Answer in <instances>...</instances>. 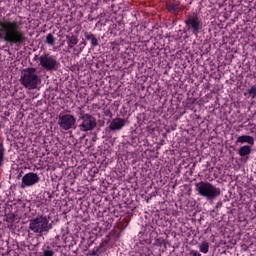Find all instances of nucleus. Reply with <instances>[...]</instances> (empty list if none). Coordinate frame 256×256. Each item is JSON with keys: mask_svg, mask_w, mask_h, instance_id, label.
<instances>
[{"mask_svg": "<svg viewBox=\"0 0 256 256\" xmlns=\"http://www.w3.org/2000/svg\"><path fill=\"white\" fill-rule=\"evenodd\" d=\"M55 252L53 250H44V256H53Z\"/></svg>", "mask_w": 256, "mask_h": 256, "instance_id": "19", "label": "nucleus"}, {"mask_svg": "<svg viewBox=\"0 0 256 256\" xmlns=\"http://www.w3.org/2000/svg\"><path fill=\"white\" fill-rule=\"evenodd\" d=\"M185 23L186 27L195 35H197V33L203 29V22H201L197 16H189Z\"/></svg>", "mask_w": 256, "mask_h": 256, "instance_id": "8", "label": "nucleus"}, {"mask_svg": "<svg viewBox=\"0 0 256 256\" xmlns=\"http://www.w3.org/2000/svg\"><path fill=\"white\" fill-rule=\"evenodd\" d=\"M73 46H75L74 44L68 43V47L69 49H73Z\"/></svg>", "mask_w": 256, "mask_h": 256, "instance_id": "23", "label": "nucleus"}, {"mask_svg": "<svg viewBox=\"0 0 256 256\" xmlns=\"http://www.w3.org/2000/svg\"><path fill=\"white\" fill-rule=\"evenodd\" d=\"M20 83L25 89H39L41 87V77L35 68H25L21 72Z\"/></svg>", "mask_w": 256, "mask_h": 256, "instance_id": "2", "label": "nucleus"}, {"mask_svg": "<svg viewBox=\"0 0 256 256\" xmlns=\"http://www.w3.org/2000/svg\"><path fill=\"white\" fill-rule=\"evenodd\" d=\"M238 155L240 157H247V155H251V146L244 145L238 149Z\"/></svg>", "mask_w": 256, "mask_h": 256, "instance_id": "12", "label": "nucleus"}, {"mask_svg": "<svg viewBox=\"0 0 256 256\" xmlns=\"http://www.w3.org/2000/svg\"><path fill=\"white\" fill-rule=\"evenodd\" d=\"M46 42L48 45H55V36H53V34H48L46 36Z\"/></svg>", "mask_w": 256, "mask_h": 256, "instance_id": "16", "label": "nucleus"}, {"mask_svg": "<svg viewBox=\"0 0 256 256\" xmlns=\"http://www.w3.org/2000/svg\"><path fill=\"white\" fill-rule=\"evenodd\" d=\"M78 129L83 133L87 131H93L97 127V119L90 114H83L79 117Z\"/></svg>", "mask_w": 256, "mask_h": 256, "instance_id": "6", "label": "nucleus"}, {"mask_svg": "<svg viewBox=\"0 0 256 256\" xmlns=\"http://www.w3.org/2000/svg\"><path fill=\"white\" fill-rule=\"evenodd\" d=\"M248 95H249V97H251L252 99H255V97H256V84L253 85L251 88L248 89Z\"/></svg>", "mask_w": 256, "mask_h": 256, "instance_id": "15", "label": "nucleus"}, {"mask_svg": "<svg viewBox=\"0 0 256 256\" xmlns=\"http://www.w3.org/2000/svg\"><path fill=\"white\" fill-rule=\"evenodd\" d=\"M236 143H241V145H243V143H248V145H255V138L249 135H242L238 137Z\"/></svg>", "mask_w": 256, "mask_h": 256, "instance_id": "11", "label": "nucleus"}, {"mask_svg": "<svg viewBox=\"0 0 256 256\" xmlns=\"http://www.w3.org/2000/svg\"><path fill=\"white\" fill-rule=\"evenodd\" d=\"M85 37L87 41H90L93 47H97V45H99V40H97V37H95V34H86Z\"/></svg>", "mask_w": 256, "mask_h": 256, "instance_id": "14", "label": "nucleus"}, {"mask_svg": "<svg viewBox=\"0 0 256 256\" xmlns=\"http://www.w3.org/2000/svg\"><path fill=\"white\" fill-rule=\"evenodd\" d=\"M0 41L9 43V45H23L27 41V37L21 30V23L11 18L0 20Z\"/></svg>", "mask_w": 256, "mask_h": 256, "instance_id": "1", "label": "nucleus"}, {"mask_svg": "<svg viewBox=\"0 0 256 256\" xmlns=\"http://www.w3.org/2000/svg\"><path fill=\"white\" fill-rule=\"evenodd\" d=\"M190 255H192V256H201V253L197 252V250H191Z\"/></svg>", "mask_w": 256, "mask_h": 256, "instance_id": "20", "label": "nucleus"}, {"mask_svg": "<svg viewBox=\"0 0 256 256\" xmlns=\"http://www.w3.org/2000/svg\"><path fill=\"white\" fill-rule=\"evenodd\" d=\"M124 127H125V119L115 118L111 121L109 129L111 131H121V129Z\"/></svg>", "mask_w": 256, "mask_h": 256, "instance_id": "10", "label": "nucleus"}, {"mask_svg": "<svg viewBox=\"0 0 256 256\" xmlns=\"http://www.w3.org/2000/svg\"><path fill=\"white\" fill-rule=\"evenodd\" d=\"M168 11H177L179 9V4H170L167 6Z\"/></svg>", "mask_w": 256, "mask_h": 256, "instance_id": "18", "label": "nucleus"}, {"mask_svg": "<svg viewBox=\"0 0 256 256\" xmlns=\"http://www.w3.org/2000/svg\"><path fill=\"white\" fill-rule=\"evenodd\" d=\"M29 229L33 233H48L51 226L49 225V218L47 216H38L31 219L29 222Z\"/></svg>", "mask_w": 256, "mask_h": 256, "instance_id": "4", "label": "nucleus"}, {"mask_svg": "<svg viewBox=\"0 0 256 256\" xmlns=\"http://www.w3.org/2000/svg\"><path fill=\"white\" fill-rule=\"evenodd\" d=\"M3 165V154L0 152V167Z\"/></svg>", "mask_w": 256, "mask_h": 256, "instance_id": "22", "label": "nucleus"}, {"mask_svg": "<svg viewBox=\"0 0 256 256\" xmlns=\"http://www.w3.org/2000/svg\"><path fill=\"white\" fill-rule=\"evenodd\" d=\"M75 123H77V119L71 114L60 113L58 116V125L63 129V131L73 129L75 127Z\"/></svg>", "mask_w": 256, "mask_h": 256, "instance_id": "7", "label": "nucleus"}, {"mask_svg": "<svg viewBox=\"0 0 256 256\" xmlns=\"http://www.w3.org/2000/svg\"><path fill=\"white\" fill-rule=\"evenodd\" d=\"M198 249L200 253H203L204 255H207L209 253V242L203 241L198 245Z\"/></svg>", "mask_w": 256, "mask_h": 256, "instance_id": "13", "label": "nucleus"}, {"mask_svg": "<svg viewBox=\"0 0 256 256\" xmlns=\"http://www.w3.org/2000/svg\"><path fill=\"white\" fill-rule=\"evenodd\" d=\"M68 43H70V45H77L79 43V39L76 36H71L68 39Z\"/></svg>", "mask_w": 256, "mask_h": 256, "instance_id": "17", "label": "nucleus"}, {"mask_svg": "<svg viewBox=\"0 0 256 256\" xmlns=\"http://www.w3.org/2000/svg\"><path fill=\"white\" fill-rule=\"evenodd\" d=\"M39 175L37 173L29 172L22 177L21 189H26V187H33L39 183Z\"/></svg>", "mask_w": 256, "mask_h": 256, "instance_id": "9", "label": "nucleus"}, {"mask_svg": "<svg viewBox=\"0 0 256 256\" xmlns=\"http://www.w3.org/2000/svg\"><path fill=\"white\" fill-rule=\"evenodd\" d=\"M39 62L42 69H45V71H57V69H59L57 57L49 53L42 54L39 57Z\"/></svg>", "mask_w": 256, "mask_h": 256, "instance_id": "5", "label": "nucleus"}, {"mask_svg": "<svg viewBox=\"0 0 256 256\" xmlns=\"http://www.w3.org/2000/svg\"><path fill=\"white\" fill-rule=\"evenodd\" d=\"M196 191L201 197H205L207 201H213L221 195V188L213 185L211 182L201 181L195 184Z\"/></svg>", "mask_w": 256, "mask_h": 256, "instance_id": "3", "label": "nucleus"}, {"mask_svg": "<svg viewBox=\"0 0 256 256\" xmlns=\"http://www.w3.org/2000/svg\"><path fill=\"white\" fill-rule=\"evenodd\" d=\"M106 117H112L113 113H111V110H106L105 112Z\"/></svg>", "mask_w": 256, "mask_h": 256, "instance_id": "21", "label": "nucleus"}]
</instances>
